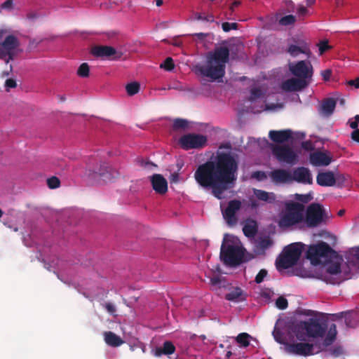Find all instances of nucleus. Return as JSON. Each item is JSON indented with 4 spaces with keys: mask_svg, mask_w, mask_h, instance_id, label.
I'll return each instance as SVG.
<instances>
[{
    "mask_svg": "<svg viewBox=\"0 0 359 359\" xmlns=\"http://www.w3.org/2000/svg\"><path fill=\"white\" fill-rule=\"evenodd\" d=\"M106 344L112 347H118L124 343V341L118 335L111 331L105 332L104 334Z\"/></svg>",
    "mask_w": 359,
    "mask_h": 359,
    "instance_id": "obj_30",
    "label": "nucleus"
},
{
    "mask_svg": "<svg viewBox=\"0 0 359 359\" xmlns=\"http://www.w3.org/2000/svg\"><path fill=\"white\" fill-rule=\"evenodd\" d=\"M292 182L295 181L298 183L304 184H311L313 179L311 173L309 168L305 167H298L292 171Z\"/></svg>",
    "mask_w": 359,
    "mask_h": 359,
    "instance_id": "obj_17",
    "label": "nucleus"
},
{
    "mask_svg": "<svg viewBox=\"0 0 359 359\" xmlns=\"http://www.w3.org/2000/svg\"><path fill=\"white\" fill-rule=\"evenodd\" d=\"M307 85L308 83L304 79L292 78L283 82L281 84V88L282 90L287 92H294L299 91L305 88Z\"/></svg>",
    "mask_w": 359,
    "mask_h": 359,
    "instance_id": "obj_20",
    "label": "nucleus"
},
{
    "mask_svg": "<svg viewBox=\"0 0 359 359\" xmlns=\"http://www.w3.org/2000/svg\"><path fill=\"white\" fill-rule=\"evenodd\" d=\"M306 257L313 264L316 265L321 262L322 259L325 261L338 258V253L327 243L320 241L309 247Z\"/></svg>",
    "mask_w": 359,
    "mask_h": 359,
    "instance_id": "obj_6",
    "label": "nucleus"
},
{
    "mask_svg": "<svg viewBox=\"0 0 359 359\" xmlns=\"http://www.w3.org/2000/svg\"><path fill=\"white\" fill-rule=\"evenodd\" d=\"M252 177L257 180L258 181H263L266 179L267 176L264 171H255L252 172Z\"/></svg>",
    "mask_w": 359,
    "mask_h": 359,
    "instance_id": "obj_50",
    "label": "nucleus"
},
{
    "mask_svg": "<svg viewBox=\"0 0 359 359\" xmlns=\"http://www.w3.org/2000/svg\"><path fill=\"white\" fill-rule=\"evenodd\" d=\"M17 86L16 81L13 79H8L5 82V87L6 91H9L11 88H14Z\"/></svg>",
    "mask_w": 359,
    "mask_h": 359,
    "instance_id": "obj_51",
    "label": "nucleus"
},
{
    "mask_svg": "<svg viewBox=\"0 0 359 359\" xmlns=\"http://www.w3.org/2000/svg\"><path fill=\"white\" fill-rule=\"evenodd\" d=\"M241 4V2L238 1H235L230 6V10L231 12H233L234 8L238 6Z\"/></svg>",
    "mask_w": 359,
    "mask_h": 359,
    "instance_id": "obj_62",
    "label": "nucleus"
},
{
    "mask_svg": "<svg viewBox=\"0 0 359 359\" xmlns=\"http://www.w3.org/2000/svg\"><path fill=\"white\" fill-rule=\"evenodd\" d=\"M327 330L326 321L316 318H311L307 320L299 321L295 327L296 336L302 340L304 336L312 338H323Z\"/></svg>",
    "mask_w": 359,
    "mask_h": 359,
    "instance_id": "obj_3",
    "label": "nucleus"
},
{
    "mask_svg": "<svg viewBox=\"0 0 359 359\" xmlns=\"http://www.w3.org/2000/svg\"><path fill=\"white\" fill-rule=\"evenodd\" d=\"M310 163L315 166H327L332 162V158L323 151H315L310 154Z\"/></svg>",
    "mask_w": 359,
    "mask_h": 359,
    "instance_id": "obj_21",
    "label": "nucleus"
},
{
    "mask_svg": "<svg viewBox=\"0 0 359 359\" xmlns=\"http://www.w3.org/2000/svg\"><path fill=\"white\" fill-rule=\"evenodd\" d=\"M251 95L255 97H258L260 95V90L257 88L252 89Z\"/></svg>",
    "mask_w": 359,
    "mask_h": 359,
    "instance_id": "obj_61",
    "label": "nucleus"
},
{
    "mask_svg": "<svg viewBox=\"0 0 359 359\" xmlns=\"http://www.w3.org/2000/svg\"><path fill=\"white\" fill-rule=\"evenodd\" d=\"M238 24L236 22H225L222 24V28L224 32H228L231 31V29H238Z\"/></svg>",
    "mask_w": 359,
    "mask_h": 359,
    "instance_id": "obj_46",
    "label": "nucleus"
},
{
    "mask_svg": "<svg viewBox=\"0 0 359 359\" xmlns=\"http://www.w3.org/2000/svg\"><path fill=\"white\" fill-rule=\"evenodd\" d=\"M336 107V101L333 98H326L325 99L319 108V113L325 117L330 116L335 109Z\"/></svg>",
    "mask_w": 359,
    "mask_h": 359,
    "instance_id": "obj_24",
    "label": "nucleus"
},
{
    "mask_svg": "<svg viewBox=\"0 0 359 359\" xmlns=\"http://www.w3.org/2000/svg\"><path fill=\"white\" fill-rule=\"evenodd\" d=\"M292 131L290 129L282 130H271L269 133L270 139L276 143H283L292 138Z\"/></svg>",
    "mask_w": 359,
    "mask_h": 359,
    "instance_id": "obj_22",
    "label": "nucleus"
},
{
    "mask_svg": "<svg viewBox=\"0 0 359 359\" xmlns=\"http://www.w3.org/2000/svg\"><path fill=\"white\" fill-rule=\"evenodd\" d=\"M337 334V326L335 324H332L328 329L325 338L324 339L323 344L326 346L331 345L335 340Z\"/></svg>",
    "mask_w": 359,
    "mask_h": 359,
    "instance_id": "obj_31",
    "label": "nucleus"
},
{
    "mask_svg": "<svg viewBox=\"0 0 359 359\" xmlns=\"http://www.w3.org/2000/svg\"><path fill=\"white\" fill-rule=\"evenodd\" d=\"M351 138L354 141L359 142V129H356L352 132Z\"/></svg>",
    "mask_w": 359,
    "mask_h": 359,
    "instance_id": "obj_59",
    "label": "nucleus"
},
{
    "mask_svg": "<svg viewBox=\"0 0 359 359\" xmlns=\"http://www.w3.org/2000/svg\"><path fill=\"white\" fill-rule=\"evenodd\" d=\"M241 208V202L238 200H231L228 203L226 208L222 211V215L226 223L229 226H233L237 223L236 212Z\"/></svg>",
    "mask_w": 359,
    "mask_h": 359,
    "instance_id": "obj_15",
    "label": "nucleus"
},
{
    "mask_svg": "<svg viewBox=\"0 0 359 359\" xmlns=\"http://www.w3.org/2000/svg\"><path fill=\"white\" fill-rule=\"evenodd\" d=\"M104 308L107 311V312L111 315H114L116 311L115 306L110 302L105 303Z\"/></svg>",
    "mask_w": 359,
    "mask_h": 359,
    "instance_id": "obj_52",
    "label": "nucleus"
},
{
    "mask_svg": "<svg viewBox=\"0 0 359 359\" xmlns=\"http://www.w3.org/2000/svg\"><path fill=\"white\" fill-rule=\"evenodd\" d=\"M194 18L196 20H202L207 22H213L215 21V18L212 14H208L204 15L201 13H194Z\"/></svg>",
    "mask_w": 359,
    "mask_h": 359,
    "instance_id": "obj_37",
    "label": "nucleus"
},
{
    "mask_svg": "<svg viewBox=\"0 0 359 359\" xmlns=\"http://www.w3.org/2000/svg\"><path fill=\"white\" fill-rule=\"evenodd\" d=\"M318 46L319 47V52L320 55L323 54L325 51L331 48V46H329L327 41H321Z\"/></svg>",
    "mask_w": 359,
    "mask_h": 359,
    "instance_id": "obj_48",
    "label": "nucleus"
},
{
    "mask_svg": "<svg viewBox=\"0 0 359 359\" xmlns=\"http://www.w3.org/2000/svg\"><path fill=\"white\" fill-rule=\"evenodd\" d=\"M276 306L281 310H284L288 306V302L284 297H279L276 301Z\"/></svg>",
    "mask_w": 359,
    "mask_h": 359,
    "instance_id": "obj_43",
    "label": "nucleus"
},
{
    "mask_svg": "<svg viewBox=\"0 0 359 359\" xmlns=\"http://www.w3.org/2000/svg\"><path fill=\"white\" fill-rule=\"evenodd\" d=\"M327 218V215L323 205L318 203H313L306 208L304 222L307 227L315 228L324 222Z\"/></svg>",
    "mask_w": 359,
    "mask_h": 359,
    "instance_id": "obj_9",
    "label": "nucleus"
},
{
    "mask_svg": "<svg viewBox=\"0 0 359 359\" xmlns=\"http://www.w3.org/2000/svg\"><path fill=\"white\" fill-rule=\"evenodd\" d=\"M140 89V85L137 82H132L128 83L126 86V90L128 95L133 96L137 94Z\"/></svg>",
    "mask_w": 359,
    "mask_h": 359,
    "instance_id": "obj_34",
    "label": "nucleus"
},
{
    "mask_svg": "<svg viewBox=\"0 0 359 359\" xmlns=\"http://www.w3.org/2000/svg\"><path fill=\"white\" fill-rule=\"evenodd\" d=\"M287 52L292 56L296 57L299 53H304L309 55L310 50L308 48H302L297 45H290L288 47Z\"/></svg>",
    "mask_w": 359,
    "mask_h": 359,
    "instance_id": "obj_32",
    "label": "nucleus"
},
{
    "mask_svg": "<svg viewBox=\"0 0 359 359\" xmlns=\"http://www.w3.org/2000/svg\"><path fill=\"white\" fill-rule=\"evenodd\" d=\"M8 32L7 29H0V59L6 64L13 60L15 50L20 46L18 39Z\"/></svg>",
    "mask_w": 359,
    "mask_h": 359,
    "instance_id": "obj_5",
    "label": "nucleus"
},
{
    "mask_svg": "<svg viewBox=\"0 0 359 359\" xmlns=\"http://www.w3.org/2000/svg\"><path fill=\"white\" fill-rule=\"evenodd\" d=\"M251 336L246 333L242 332L238 334L236 337V341L240 345L241 347L246 348L250 345V339Z\"/></svg>",
    "mask_w": 359,
    "mask_h": 359,
    "instance_id": "obj_33",
    "label": "nucleus"
},
{
    "mask_svg": "<svg viewBox=\"0 0 359 359\" xmlns=\"http://www.w3.org/2000/svg\"><path fill=\"white\" fill-rule=\"evenodd\" d=\"M229 60V50L226 46H219L209 52L205 64L195 66L197 73L212 81L222 78L225 74L226 64Z\"/></svg>",
    "mask_w": 359,
    "mask_h": 359,
    "instance_id": "obj_2",
    "label": "nucleus"
},
{
    "mask_svg": "<svg viewBox=\"0 0 359 359\" xmlns=\"http://www.w3.org/2000/svg\"><path fill=\"white\" fill-rule=\"evenodd\" d=\"M47 184L50 189H56L60 187V181L57 177H51L47 180Z\"/></svg>",
    "mask_w": 359,
    "mask_h": 359,
    "instance_id": "obj_44",
    "label": "nucleus"
},
{
    "mask_svg": "<svg viewBox=\"0 0 359 359\" xmlns=\"http://www.w3.org/2000/svg\"><path fill=\"white\" fill-rule=\"evenodd\" d=\"M273 335L277 342L280 344H285V337L279 329L275 327L273 331Z\"/></svg>",
    "mask_w": 359,
    "mask_h": 359,
    "instance_id": "obj_45",
    "label": "nucleus"
},
{
    "mask_svg": "<svg viewBox=\"0 0 359 359\" xmlns=\"http://www.w3.org/2000/svg\"><path fill=\"white\" fill-rule=\"evenodd\" d=\"M348 85L354 86L355 88H359V77L354 80H350L347 82Z\"/></svg>",
    "mask_w": 359,
    "mask_h": 359,
    "instance_id": "obj_57",
    "label": "nucleus"
},
{
    "mask_svg": "<svg viewBox=\"0 0 359 359\" xmlns=\"http://www.w3.org/2000/svg\"><path fill=\"white\" fill-rule=\"evenodd\" d=\"M289 69L291 73L300 79H311L313 76V66L309 60H300L296 63L290 64Z\"/></svg>",
    "mask_w": 359,
    "mask_h": 359,
    "instance_id": "obj_13",
    "label": "nucleus"
},
{
    "mask_svg": "<svg viewBox=\"0 0 359 359\" xmlns=\"http://www.w3.org/2000/svg\"><path fill=\"white\" fill-rule=\"evenodd\" d=\"M297 21V17L293 15H287L282 17L278 23L282 26H289L294 25Z\"/></svg>",
    "mask_w": 359,
    "mask_h": 359,
    "instance_id": "obj_35",
    "label": "nucleus"
},
{
    "mask_svg": "<svg viewBox=\"0 0 359 359\" xmlns=\"http://www.w3.org/2000/svg\"><path fill=\"white\" fill-rule=\"evenodd\" d=\"M271 151L274 157L280 163L294 165L298 161L297 154L289 145H273Z\"/></svg>",
    "mask_w": 359,
    "mask_h": 359,
    "instance_id": "obj_10",
    "label": "nucleus"
},
{
    "mask_svg": "<svg viewBox=\"0 0 359 359\" xmlns=\"http://www.w3.org/2000/svg\"><path fill=\"white\" fill-rule=\"evenodd\" d=\"M342 258L338 255V258L325 260L327 264L325 267L326 273L330 275H337L341 273V261Z\"/></svg>",
    "mask_w": 359,
    "mask_h": 359,
    "instance_id": "obj_25",
    "label": "nucleus"
},
{
    "mask_svg": "<svg viewBox=\"0 0 359 359\" xmlns=\"http://www.w3.org/2000/svg\"><path fill=\"white\" fill-rule=\"evenodd\" d=\"M258 224L255 219H248L243 227L244 235L248 238H253L257 233Z\"/></svg>",
    "mask_w": 359,
    "mask_h": 359,
    "instance_id": "obj_26",
    "label": "nucleus"
},
{
    "mask_svg": "<svg viewBox=\"0 0 359 359\" xmlns=\"http://www.w3.org/2000/svg\"><path fill=\"white\" fill-rule=\"evenodd\" d=\"M221 283L220 278L219 276H214L210 278V283L212 285H218Z\"/></svg>",
    "mask_w": 359,
    "mask_h": 359,
    "instance_id": "obj_58",
    "label": "nucleus"
},
{
    "mask_svg": "<svg viewBox=\"0 0 359 359\" xmlns=\"http://www.w3.org/2000/svg\"><path fill=\"white\" fill-rule=\"evenodd\" d=\"M13 0H6L1 5V8L11 11L13 8Z\"/></svg>",
    "mask_w": 359,
    "mask_h": 359,
    "instance_id": "obj_53",
    "label": "nucleus"
},
{
    "mask_svg": "<svg viewBox=\"0 0 359 359\" xmlns=\"http://www.w3.org/2000/svg\"><path fill=\"white\" fill-rule=\"evenodd\" d=\"M288 12L294 11L295 5L292 0H285L284 2Z\"/></svg>",
    "mask_w": 359,
    "mask_h": 359,
    "instance_id": "obj_55",
    "label": "nucleus"
},
{
    "mask_svg": "<svg viewBox=\"0 0 359 359\" xmlns=\"http://www.w3.org/2000/svg\"><path fill=\"white\" fill-rule=\"evenodd\" d=\"M253 193L257 199L269 203H275L276 199V194L273 192H267L264 190L254 189Z\"/></svg>",
    "mask_w": 359,
    "mask_h": 359,
    "instance_id": "obj_28",
    "label": "nucleus"
},
{
    "mask_svg": "<svg viewBox=\"0 0 359 359\" xmlns=\"http://www.w3.org/2000/svg\"><path fill=\"white\" fill-rule=\"evenodd\" d=\"M269 177L275 184H290L292 182V173L285 169H275L270 172Z\"/></svg>",
    "mask_w": 359,
    "mask_h": 359,
    "instance_id": "obj_18",
    "label": "nucleus"
},
{
    "mask_svg": "<svg viewBox=\"0 0 359 359\" xmlns=\"http://www.w3.org/2000/svg\"><path fill=\"white\" fill-rule=\"evenodd\" d=\"M207 142V137L199 134H187L182 136L180 144L183 149H198L204 147Z\"/></svg>",
    "mask_w": 359,
    "mask_h": 359,
    "instance_id": "obj_12",
    "label": "nucleus"
},
{
    "mask_svg": "<svg viewBox=\"0 0 359 359\" xmlns=\"http://www.w3.org/2000/svg\"><path fill=\"white\" fill-rule=\"evenodd\" d=\"M239 159L236 153L217 151L213 160L198 166L194 179L199 186L210 189L212 195L224 198V193L233 188L237 180Z\"/></svg>",
    "mask_w": 359,
    "mask_h": 359,
    "instance_id": "obj_1",
    "label": "nucleus"
},
{
    "mask_svg": "<svg viewBox=\"0 0 359 359\" xmlns=\"http://www.w3.org/2000/svg\"><path fill=\"white\" fill-rule=\"evenodd\" d=\"M304 245L302 243H292L285 248L283 254L276 261L277 268L287 269L294 266L299 259Z\"/></svg>",
    "mask_w": 359,
    "mask_h": 359,
    "instance_id": "obj_7",
    "label": "nucleus"
},
{
    "mask_svg": "<svg viewBox=\"0 0 359 359\" xmlns=\"http://www.w3.org/2000/svg\"><path fill=\"white\" fill-rule=\"evenodd\" d=\"M176 348L170 341H165L160 347H157L154 351V355L160 357L162 355H170L175 353Z\"/></svg>",
    "mask_w": 359,
    "mask_h": 359,
    "instance_id": "obj_27",
    "label": "nucleus"
},
{
    "mask_svg": "<svg viewBox=\"0 0 359 359\" xmlns=\"http://www.w3.org/2000/svg\"><path fill=\"white\" fill-rule=\"evenodd\" d=\"M161 68H163L167 71H171L175 67V64L172 57H167L163 63L160 65Z\"/></svg>",
    "mask_w": 359,
    "mask_h": 359,
    "instance_id": "obj_40",
    "label": "nucleus"
},
{
    "mask_svg": "<svg viewBox=\"0 0 359 359\" xmlns=\"http://www.w3.org/2000/svg\"><path fill=\"white\" fill-rule=\"evenodd\" d=\"M225 299L231 302H240L245 300V296L243 290L237 287L226 294Z\"/></svg>",
    "mask_w": 359,
    "mask_h": 359,
    "instance_id": "obj_29",
    "label": "nucleus"
},
{
    "mask_svg": "<svg viewBox=\"0 0 359 359\" xmlns=\"http://www.w3.org/2000/svg\"><path fill=\"white\" fill-rule=\"evenodd\" d=\"M305 207L302 203L289 201L285 203V210L281 214L278 226L280 228H290L302 223L304 220Z\"/></svg>",
    "mask_w": 359,
    "mask_h": 359,
    "instance_id": "obj_4",
    "label": "nucleus"
},
{
    "mask_svg": "<svg viewBox=\"0 0 359 359\" xmlns=\"http://www.w3.org/2000/svg\"><path fill=\"white\" fill-rule=\"evenodd\" d=\"M336 179L335 185L337 187H342L344 186L346 178L344 175L342 174H337L334 175Z\"/></svg>",
    "mask_w": 359,
    "mask_h": 359,
    "instance_id": "obj_47",
    "label": "nucleus"
},
{
    "mask_svg": "<svg viewBox=\"0 0 359 359\" xmlns=\"http://www.w3.org/2000/svg\"><path fill=\"white\" fill-rule=\"evenodd\" d=\"M227 234L225 235L221 245L220 258L226 265H239L243 262L244 250L238 245L227 244Z\"/></svg>",
    "mask_w": 359,
    "mask_h": 359,
    "instance_id": "obj_8",
    "label": "nucleus"
},
{
    "mask_svg": "<svg viewBox=\"0 0 359 359\" xmlns=\"http://www.w3.org/2000/svg\"><path fill=\"white\" fill-rule=\"evenodd\" d=\"M302 147L306 151H312L314 147L311 141H304L302 142Z\"/></svg>",
    "mask_w": 359,
    "mask_h": 359,
    "instance_id": "obj_54",
    "label": "nucleus"
},
{
    "mask_svg": "<svg viewBox=\"0 0 359 359\" xmlns=\"http://www.w3.org/2000/svg\"><path fill=\"white\" fill-rule=\"evenodd\" d=\"M316 182L322 187H332L335 185L336 179L332 172H322L318 174Z\"/></svg>",
    "mask_w": 359,
    "mask_h": 359,
    "instance_id": "obj_23",
    "label": "nucleus"
},
{
    "mask_svg": "<svg viewBox=\"0 0 359 359\" xmlns=\"http://www.w3.org/2000/svg\"><path fill=\"white\" fill-rule=\"evenodd\" d=\"M297 18L299 20H303L304 18L309 14L307 8L303 5H299L297 11Z\"/></svg>",
    "mask_w": 359,
    "mask_h": 359,
    "instance_id": "obj_41",
    "label": "nucleus"
},
{
    "mask_svg": "<svg viewBox=\"0 0 359 359\" xmlns=\"http://www.w3.org/2000/svg\"><path fill=\"white\" fill-rule=\"evenodd\" d=\"M266 276H267V271L264 269H261L259 271V273L257 274L255 281L258 284L261 283L264 280V278Z\"/></svg>",
    "mask_w": 359,
    "mask_h": 359,
    "instance_id": "obj_49",
    "label": "nucleus"
},
{
    "mask_svg": "<svg viewBox=\"0 0 359 359\" xmlns=\"http://www.w3.org/2000/svg\"><path fill=\"white\" fill-rule=\"evenodd\" d=\"M89 65L86 62H83L79 66L77 70V74L80 77L86 78L89 76Z\"/></svg>",
    "mask_w": 359,
    "mask_h": 359,
    "instance_id": "obj_38",
    "label": "nucleus"
},
{
    "mask_svg": "<svg viewBox=\"0 0 359 359\" xmlns=\"http://www.w3.org/2000/svg\"><path fill=\"white\" fill-rule=\"evenodd\" d=\"M153 189L159 195H164L168 191V182L161 174H154L150 177Z\"/></svg>",
    "mask_w": 359,
    "mask_h": 359,
    "instance_id": "obj_19",
    "label": "nucleus"
},
{
    "mask_svg": "<svg viewBox=\"0 0 359 359\" xmlns=\"http://www.w3.org/2000/svg\"><path fill=\"white\" fill-rule=\"evenodd\" d=\"M88 175L93 180L101 179L104 182H107L117 177L118 172L106 163H100L98 167L93 170L89 169Z\"/></svg>",
    "mask_w": 359,
    "mask_h": 359,
    "instance_id": "obj_11",
    "label": "nucleus"
},
{
    "mask_svg": "<svg viewBox=\"0 0 359 359\" xmlns=\"http://www.w3.org/2000/svg\"><path fill=\"white\" fill-rule=\"evenodd\" d=\"M321 75H322L324 81H329L332 76V70L330 69H327L324 71H322Z\"/></svg>",
    "mask_w": 359,
    "mask_h": 359,
    "instance_id": "obj_56",
    "label": "nucleus"
},
{
    "mask_svg": "<svg viewBox=\"0 0 359 359\" xmlns=\"http://www.w3.org/2000/svg\"><path fill=\"white\" fill-rule=\"evenodd\" d=\"M316 4V0H306V5L308 7H311Z\"/></svg>",
    "mask_w": 359,
    "mask_h": 359,
    "instance_id": "obj_64",
    "label": "nucleus"
},
{
    "mask_svg": "<svg viewBox=\"0 0 359 359\" xmlns=\"http://www.w3.org/2000/svg\"><path fill=\"white\" fill-rule=\"evenodd\" d=\"M189 123L186 119L176 118L173 121V128L175 130L184 129L188 127Z\"/></svg>",
    "mask_w": 359,
    "mask_h": 359,
    "instance_id": "obj_39",
    "label": "nucleus"
},
{
    "mask_svg": "<svg viewBox=\"0 0 359 359\" xmlns=\"http://www.w3.org/2000/svg\"><path fill=\"white\" fill-rule=\"evenodd\" d=\"M91 53L97 57H110L113 56V59L118 60L122 56V53L117 52L116 50L109 46H95L92 48Z\"/></svg>",
    "mask_w": 359,
    "mask_h": 359,
    "instance_id": "obj_16",
    "label": "nucleus"
},
{
    "mask_svg": "<svg viewBox=\"0 0 359 359\" xmlns=\"http://www.w3.org/2000/svg\"><path fill=\"white\" fill-rule=\"evenodd\" d=\"M231 149V145L229 142L223 143V144H220L219 147V149Z\"/></svg>",
    "mask_w": 359,
    "mask_h": 359,
    "instance_id": "obj_60",
    "label": "nucleus"
},
{
    "mask_svg": "<svg viewBox=\"0 0 359 359\" xmlns=\"http://www.w3.org/2000/svg\"><path fill=\"white\" fill-rule=\"evenodd\" d=\"M294 198L296 200H297L298 201H300L303 203H307L313 199V196L311 194H296Z\"/></svg>",
    "mask_w": 359,
    "mask_h": 359,
    "instance_id": "obj_42",
    "label": "nucleus"
},
{
    "mask_svg": "<svg viewBox=\"0 0 359 359\" xmlns=\"http://www.w3.org/2000/svg\"><path fill=\"white\" fill-rule=\"evenodd\" d=\"M313 344L306 342L288 343L285 345L287 353L303 356L313 355Z\"/></svg>",
    "mask_w": 359,
    "mask_h": 359,
    "instance_id": "obj_14",
    "label": "nucleus"
},
{
    "mask_svg": "<svg viewBox=\"0 0 359 359\" xmlns=\"http://www.w3.org/2000/svg\"><path fill=\"white\" fill-rule=\"evenodd\" d=\"M273 242L269 237H264L258 241L257 247L262 250H265L270 248Z\"/></svg>",
    "mask_w": 359,
    "mask_h": 359,
    "instance_id": "obj_36",
    "label": "nucleus"
},
{
    "mask_svg": "<svg viewBox=\"0 0 359 359\" xmlns=\"http://www.w3.org/2000/svg\"><path fill=\"white\" fill-rule=\"evenodd\" d=\"M358 123L357 121H353L350 122V127L352 129H354V130L356 129H358Z\"/></svg>",
    "mask_w": 359,
    "mask_h": 359,
    "instance_id": "obj_63",
    "label": "nucleus"
}]
</instances>
